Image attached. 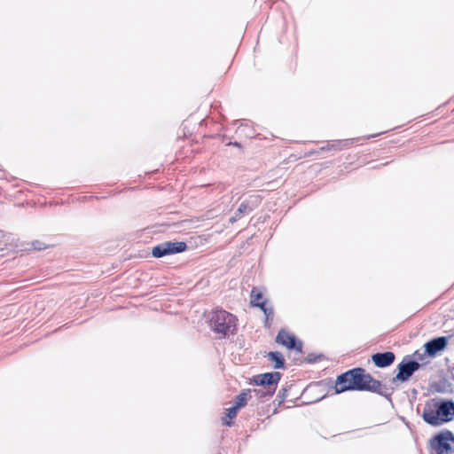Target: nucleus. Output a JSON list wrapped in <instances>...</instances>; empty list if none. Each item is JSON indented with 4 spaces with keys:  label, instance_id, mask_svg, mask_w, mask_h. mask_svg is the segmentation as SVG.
Wrapping results in <instances>:
<instances>
[{
    "label": "nucleus",
    "instance_id": "nucleus-1",
    "mask_svg": "<svg viewBox=\"0 0 454 454\" xmlns=\"http://www.w3.org/2000/svg\"><path fill=\"white\" fill-rule=\"evenodd\" d=\"M422 418L431 426H441L454 419V402L433 398L425 403Z\"/></svg>",
    "mask_w": 454,
    "mask_h": 454
},
{
    "label": "nucleus",
    "instance_id": "nucleus-2",
    "mask_svg": "<svg viewBox=\"0 0 454 454\" xmlns=\"http://www.w3.org/2000/svg\"><path fill=\"white\" fill-rule=\"evenodd\" d=\"M350 371L349 376H351L352 385L343 387L342 390L369 391L390 398L393 389L373 379L364 369L357 367Z\"/></svg>",
    "mask_w": 454,
    "mask_h": 454
},
{
    "label": "nucleus",
    "instance_id": "nucleus-3",
    "mask_svg": "<svg viewBox=\"0 0 454 454\" xmlns=\"http://www.w3.org/2000/svg\"><path fill=\"white\" fill-rule=\"evenodd\" d=\"M210 322L213 330L223 336H226L229 332H233L236 326L235 316L223 309L215 310Z\"/></svg>",
    "mask_w": 454,
    "mask_h": 454
},
{
    "label": "nucleus",
    "instance_id": "nucleus-4",
    "mask_svg": "<svg viewBox=\"0 0 454 454\" xmlns=\"http://www.w3.org/2000/svg\"><path fill=\"white\" fill-rule=\"evenodd\" d=\"M430 446L435 454H454V434L443 430L430 439Z\"/></svg>",
    "mask_w": 454,
    "mask_h": 454
},
{
    "label": "nucleus",
    "instance_id": "nucleus-5",
    "mask_svg": "<svg viewBox=\"0 0 454 454\" xmlns=\"http://www.w3.org/2000/svg\"><path fill=\"white\" fill-rule=\"evenodd\" d=\"M186 248L187 245L185 242L166 241L155 246L152 249V254L156 258H160L168 254L184 252Z\"/></svg>",
    "mask_w": 454,
    "mask_h": 454
},
{
    "label": "nucleus",
    "instance_id": "nucleus-6",
    "mask_svg": "<svg viewBox=\"0 0 454 454\" xmlns=\"http://www.w3.org/2000/svg\"><path fill=\"white\" fill-rule=\"evenodd\" d=\"M419 367L420 364L417 361H403L397 366L398 373L392 379V383H395L396 381H407Z\"/></svg>",
    "mask_w": 454,
    "mask_h": 454
},
{
    "label": "nucleus",
    "instance_id": "nucleus-7",
    "mask_svg": "<svg viewBox=\"0 0 454 454\" xmlns=\"http://www.w3.org/2000/svg\"><path fill=\"white\" fill-rule=\"evenodd\" d=\"M276 342L286 346L288 349H294L298 353H301L302 351V343L301 341H297L294 334L285 330H280L278 332L276 337Z\"/></svg>",
    "mask_w": 454,
    "mask_h": 454
},
{
    "label": "nucleus",
    "instance_id": "nucleus-8",
    "mask_svg": "<svg viewBox=\"0 0 454 454\" xmlns=\"http://www.w3.org/2000/svg\"><path fill=\"white\" fill-rule=\"evenodd\" d=\"M281 379V374L278 372H267L254 376V382L257 386L267 387L269 388L275 387Z\"/></svg>",
    "mask_w": 454,
    "mask_h": 454
},
{
    "label": "nucleus",
    "instance_id": "nucleus-9",
    "mask_svg": "<svg viewBox=\"0 0 454 454\" xmlns=\"http://www.w3.org/2000/svg\"><path fill=\"white\" fill-rule=\"evenodd\" d=\"M448 343V338L445 336L434 338L425 344L426 353L429 356H434L437 352L443 350Z\"/></svg>",
    "mask_w": 454,
    "mask_h": 454
},
{
    "label": "nucleus",
    "instance_id": "nucleus-10",
    "mask_svg": "<svg viewBox=\"0 0 454 454\" xmlns=\"http://www.w3.org/2000/svg\"><path fill=\"white\" fill-rule=\"evenodd\" d=\"M395 354L390 351L383 353H376L372 356L373 364L380 368H384L391 365L395 361Z\"/></svg>",
    "mask_w": 454,
    "mask_h": 454
},
{
    "label": "nucleus",
    "instance_id": "nucleus-11",
    "mask_svg": "<svg viewBox=\"0 0 454 454\" xmlns=\"http://www.w3.org/2000/svg\"><path fill=\"white\" fill-rule=\"evenodd\" d=\"M350 372H351V371L348 370L346 372L341 373L340 375H339L337 377L336 381H335V387H334L336 394H340V393L345 392L346 390H342V388L347 386L352 385L351 376H349Z\"/></svg>",
    "mask_w": 454,
    "mask_h": 454
},
{
    "label": "nucleus",
    "instance_id": "nucleus-12",
    "mask_svg": "<svg viewBox=\"0 0 454 454\" xmlns=\"http://www.w3.org/2000/svg\"><path fill=\"white\" fill-rule=\"evenodd\" d=\"M260 202V199L258 196H251L248 200L243 201L238 207L236 213L238 215H240V217H242L243 214L247 213V211H252L254 208H255Z\"/></svg>",
    "mask_w": 454,
    "mask_h": 454
},
{
    "label": "nucleus",
    "instance_id": "nucleus-13",
    "mask_svg": "<svg viewBox=\"0 0 454 454\" xmlns=\"http://www.w3.org/2000/svg\"><path fill=\"white\" fill-rule=\"evenodd\" d=\"M267 356L271 362H274V368L275 369H281L284 368L285 365V359L280 352L278 351H271L269 352Z\"/></svg>",
    "mask_w": 454,
    "mask_h": 454
},
{
    "label": "nucleus",
    "instance_id": "nucleus-14",
    "mask_svg": "<svg viewBox=\"0 0 454 454\" xmlns=\"http://www.w3.org/2000/svg\"><path fill=\"white\" fill-rule=\"evenodd\" d=\"M248 392L254 393L259 399H263L266 397L272 396V395L275 392V387L269 388L267 387H263L262 388H259V389H253V390L249 389Z\"/></svg>",
    "mask_w": 454,
    "mask_h": 454
},
{
    "label": "nucleus",
    "instance_id": "nucleus-15",
    "mask_svg": "<svg viewBox=\"0 0 454 454\" xmlns=\"http://www.w3.org/2000/svg\"><path fill=\"white\" fill-rule=\"evenodd\" d=\"M249 394L250 393L247 390V391H243L239 395H237L234 400V405L236 407H238L239 409L244 407L247 403Z\"/></svg>",
    "mask_w": 454,
    "mask_h": 454
},
{
    "label": "nucleus",
    "instance_id": "nucleus-16",
    "mask_svg": "<svg viewBox=\"0 0 454 454\" xmlns=\"http://www.w3.org/2000/svg\"><path fill=\"white\" fill-rule=\"evenodd\" d=\"M262 293L257 288L254 287L250 294V304L251 306H254L256 303H259L262 301Z\"/></svg>",
    "mask_w": 454,
    "mask_h": 454
},
{
    "label": "nucleus",
    "instance_id": "nucleus-17",
    "mask_svg": "<svg viewBox=\"0 0 454 454\" xmlns=\"http://www.w3.org/2000/svg\"><path fill=\"white\" fill-rule=\"evenodd\" d=\"M239 410V409L235 405L227 409L226 417L229 419V420H225L223 424L231 427L232 425V419L236 418Z\"/></svg>",
    "mask_w": 454,
    "mask_h": 454
},
{
    "label": "nucleus",
    "instance_id": "nucleus-18",
    "mask_svg": "<svg viewBox=\"0 0 454 454\" xmlns=\"http://www.w3.org/2000/svg\"><path fill=\"white\" fill-rule=\"evenodd\" d=\"M264 315L266 317V323H268L270 320L273 319L274 317V309L271 306H269L268 309H264Z\"/></svg>",
    "mask_w": 454,
    "mask_h": 454
},
{
    "label": "nucleus",
    "instance_id": "nucleus-19",
    "mask_svg": "<svg viewBox=\"0 0 454 454\" xmlns=\"http://www.w3.org/2000/svg\"><path fill=\"white\" fill-rule=\"evenodd\" d=\"M32 247L35 250H42L46 248V246H44L41 241L36 240L32 243Z\"/></svg>",
    "mask_w": 454,
    "mask_h": 454
},
{
    "label": "nucleus",
    "instance_id": "nucleus-20",
    "mask_svg": "<svg viewBox=\"0 0 454 454\" xmlns=\"http://www.w3.org/2000/svg\"><path fill=\"white\" fill-rule=\"evenodd\" d=\"M254 307H258L264 312V309H268L269 306H267L265 301H262L259 303H256Z\"/></svg>",
    "mask_w": 454,
    "mask_h": 454
},
{
    "label": "nucleus",
    "instance_id": "nucleus-21",
    "mask_svg": "<svg viewBox=\"0 0 454 454\" xmlns=\"http://www.w3.org/2000/svg\"><path fill=\"white\" fill-rule=\"evenodd\" d=\"M240 218H241L240 215H238V213H235V215L232 217H231L230 222L231 223H235V222H237Z\"/></svg>",
    "mask_w": 454,
    "mask_h": 454
},
{
    "label": "nucleus",
    "instance_id": "nucleus-22",
    "mask_svg": "<svg viewBox=\"0 0 454 454\" xmlns=\"http://www.w3.org/2000/svg\"><path fill=\"white\" fill-rule=\"evenodd\" d=\"M285 393H286V389H284V390H283L282 395H281V391H279V393H278V396H279V397L285 396Z\"/></svg>",
    "mask_w": 454,
    "mask_h": 454
}]
</instances>
